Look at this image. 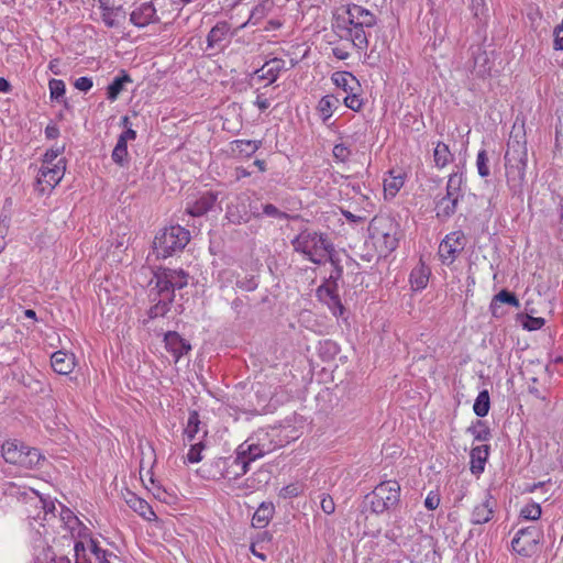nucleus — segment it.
<instances>
[{
  "label": "nucleus",
  "mask_w": 563,
  "mask_h": 563,
  "mask_svg": "<svg viewBox=\"0 0 563 563\" xmlns=\"http://www.w3.org/2000/svg\"><path fill=\"white\" fill-rule=\"evenodd\" d=\"M156 288L157 295L162 298H166L169 300L174 299V289L172 287V283H169V278L166 274L165 268L156 274Z\"/></svg>",
  "instance_id": "2f4dec72"
},
{
  "label": "nucleus",
  "mask_w": 563,
  "mask_h": 563,
  "mask_svg": "<svg viewBox=\"0 0 563 563\" xmlns=\"http://www.w3.org/2000/svg\"><path fill=\"white\" fill-rule=\"evenodd\" d=\"M464 250V234L460 231L452 232L439 245V256L444 264H452Z\"/></svg>",
  "instance_id": "4468645a"
},
{
  "label": "nucleus",
  "mask_w": 563,
  "mask_h": 563,
  "mask_svg": "<svg viewBox=\"0 0 563 563\" xmlns=\"http://www.w3.org/2000/svg\"><path fill=\"white\" fill-rule=\"evenodd\" d=\"M55 520L60 523V527L67 531L70 536V539L74 540V551L78 559L80 552H85L86 550L82 539L89 537V529L69 508L64 506H62L59 517H56Z\"/></svg>",
  "instance_id": "9d476101"
},
{
  "label": "nucleus",
  "mask_w": 563,
  "mask_h": 563,
  "mask_svg": "<svg viewBox=\"0 0 563 563\" xmlns=\"http://www.w3.org/2000/svg\"><path fill=\"white\" fill-rule=\"evenodd\" d=\"M230 32V24L225 21L218 22L208 33L207 45L208 48H214L227 38Z\"/></svg>",
  "instance_id": "a878e982"
},
{
  "label": "nucleus",
  "mask_w": 563,
  "mask_h": 563,
  "mask_svg": "<svg viewBox=\"0 0 563 563\" xmlns=\"http://www.w3.org/2000/svg\"><path fill=\"white\" fill-rule=\"evenodd\" d=\"M294 250L313 264L321 265L328 261L334 247L328 236L312 230L301 231L292 241Z\"/></svg>",
  "instance_id": "7ed1b4c3"
},
{
  "label": "nucleus",
  "mask_w": 563,
  "mask_h": 563,
  "mask_svg": "<svg viewBox=\"0 0 563 563\" xmlns=\"http://www.w3.org/2000/svg\"><path fill=\"white\" fill-rule=\"evenodd\" d=\"M507 185L514 195L523 190L526 181L527 150L525 144H509L505 154Z\"/></svg>",
  "instance_id": "39448f33"
},
{
  "label": "nucleus",
  "mask_w": 563,
  "mask_h": 563,
  "mask_svg": "<svg viewBox=\"0 0 563 563\" xmlns=\"http://www.w3.org/2000/svg\"><path fill=\"white\" fill-rule=\"evenodd\" d=\"M218 200V195L212 191L203 192L186 211L192 217H201L211 210Z\"/></svg>",
  "instance_id": "6ab92c4d"
},
{
  "label": "nucleus",
  "mask_w": 563,
  "mask_h": 563,
  "mask_svg": "<svg viewBox=\"0 0 563 563\" xmlns=\"http://www.w3.org/2000/svg\"><path fill=\"white\" fill-rule=\"evenodd\" d=\"M301 493V489L296 484H290L282 488L280 496L284 498L297 497Z\"/></svg>",
  "instance_id": "052dcab7"
},
{
  "label": "nucleus",
  "mask_w": 563,
  "mask_h": 563,
  "mask_svg": "<svg viewBox=\"0 0 563 563\" xmlns=\"http://www.w3.org/2000/svg\"><path fill=\"white\" fill-rule=\"evenodd\" d=\"M433 158L435 166L443 168L452 162L453 155L445 143L439 142L433 151Z\"/></svg>",
  "instance_id": "72a5a7b5"
},
{
  "label": "nucleus",
  "mask_w": 563,
  "mask_h": 563,
  "mask_svg": "<svg viewBox=\"0 0 563 563\" xmlns=\"http://www.w3.org/2000/svg\"><path fill=\"white\" fill-rule=\"evenodd\" d=\"M7 493L22 497L30 506L27 509V518L36 536L33 545L34 563H70L67 556H56L45 539L48 534L46 525H49L53 519H56L55 503L51 499L43 498L32 488H23L22 490L14 484L9 485Z\"/></svg>",
  "instance_id": "f257e3e1"
},
{
  "label": "nucleus",
  "mask_w": 563,
  "mask_h": 563,
  "mask_svg": "<svg viewBox=\"0 0 563 563\" xmlns=\"http://www.w3.org/2000/svg\"><path fill=\"white\" fill-rule=\"evenodd\" d=\"M218 279L221 288L228 287L232 284L236 285L238 274L232 269H223L219 273Z\"/></svg>",
  "instance_id": "864d4df0"
},
{
  "label": "nucleus",
  "mask_w": 563,
  "mask_h": 563,
  "mask_svg": "<svg viewBox=\"0 0 563 563\" xmlns=\"http://www.w3.org/2000/svg\"><path fill=\"white\" fill-rule=\"evenodd\" d=\"M225 218L233 224L246 223L250 219L245 205L231 202L227 207Z\"/></svg>",
  "instance_id": "cd10ccee"
},
{
  "label": "nucleus",
  "mask_w": 563,
  "mask_h": 563,
  "mask_svg": "<svg viewBox=\"0 0 563 563\" xmlns=\"http://www.w3.org/2000/svg\"><path fill=\"white\" fill-rule=\"evenodd\" d=\"M376 24L375 14L362 5L352 3L341 8L333 16L332 27L342 40L350 41L357 49H366L368 37L366 29Z\"/></svg>",
  "instance_id": "f03ea898"
},
{
  "label": "nucleus",
  "mask_w": 563,
  "mask_h": 563,
  "mask_svg": "<svg viewBox=\"0 0 563 563\" xmlns=\"http://www.w3.org/2000/svg\"><path fill=\"white\" fill-rule=\"evenodd\" d=\"M273 7V0H263L256 7L253 8L247 22L244 23L242 26H245L247 23L256 25L262 19H264L269 13Z\"/></svg>",
  "instance_id": "473e14b6"
},
{
  "label": "nucleus",
  "mask_w": 563,
  "mask_h": 563,
  "mask_svg": "<svg viewBox=\"0 0 563 563\" xmlns=\"http://www.w3.org/2000/svg\"><path fill=\"white\" fill-rule=\"evenodd\" d=\"M190 240L188 230L180 225L163 229L154 239L153 247L157 257L166 258L185 249Z\"/></svg>",
  "instance_id": "423d86ee"
},
{
  "label": "nucleus",
  "mask_w": 563,
  "mask_h": 563,
  "mask_svg": "<svg viewBox=\"0 0 563 563\" xmlns=\"http://www.w3.org/2000/svg\"><path fill=\"white\" fill-rule=\"evenodd\" d=\"M88 548L98 563H121V559L112 551L102 549L98 542L89 538Z\"/></svg>",
  "instance_id": "bb28decb"
},
{
  "label": "nucleus",
  "mask_w": 563,
  "mask_h": 563,
  "mask_svg": "<svg viewBox=\"0 0 563 563\" xmlns=\"http://www.w3.org/2000/svg\"><path fill=\"white\" fill-rule=\"evenodd\" d=\"M562 32H558L553 30L554 35V42L553 47L555 51H563V35H561Z\"/></svg>",
  "instance_id": "338daca9"
},
{
  "label": "nucleus",
  "mask_w": 563,
  "mask_h": 563,
  "mask_svg": "<svg viewBox=\"0 0 563 563\" xmlns=\"http://www.w3.org/2000/svg\"><path fill=\"white\" fill-rule=\"evenodd\" d=\"M542 509L537 503L527 504L520 510V517L526 520H538L541 517Z\"/></svg>",
  "instance_id": "a19ab883"
},
{
  "label": "nucleus",
  "mask_w": 563,
  "mask_h": 563,
  "mask_svg": "<svg viewBox=\"0 0 563 563\" xmlns=\"http://www.w3.org/2000/svg\"><path fill=\"white\" fill-rule=\"evenodd\" d=\"M493 300L497 301L498 303H507V305H510L515 308H519L520 307V302H519V299L515 296V294L506 290V289H503L500 290L497 295H495L493 297Z\"/></svg>",
  "instance_id": "37998d69"
},
{
  "label": "nucleus",
  "mask_w": 563,
  "mask_h": 563,
  "mask_svg": "<svg viewBox=\"0 0 563 563\" xmlns=\"http://www.w3.org/2000/svg\"><path fill=\"white\" fill-rule=\"evenodd\" d=\"M476 167L481 177H487L489 175L488 157L485 150L478 152Z\"/></svg>",
  "instance_id": "8fccbe9b"
},
{
  "label": "nucleus",
  "mask_w": 563,
  "mask_h": 563,
  "mask_svg": "<svg viewBox=\"0 0 563 563\" xmlns=\"http://www.w3.org/2000/svg\"><path fill=\"white\" fill-rule=\"evenodd\" d=\"M440 505V498L438 495L429 494L424 500V506L429 510H434Z\"/></svg>",
  "instance_id": "69168bd1"
},
{
  "label": "nucleus",
  "mask_w": 563,
  "mask_h": 563,
  "mask_svg": "<svg viewBox=\"0 0 563 563\" xmlns=\"http://www.w3.org/2000/svg\"><path fill=\"white\" fill-rule=\"evenodd\" d=\"M166 274L172 283L173 289H181L188 284V274L183 269L165 268Z\"/></svg>",
  "instance_id": "c9c22d12"
},
{
  "label": "nucleus",
  "mask_w": 563,
  "mask_h": 563,
  "mask_svg": "<svg viewBox=\"0 0 563 563\" xmlns=\"http://www.w3.org/2000/svg\"><path fill=\"white\" fill-rule=\"evenodd\" d=\"M460 199L461 198L456 196L451 197V195L446 192L445 196L440 198L435 203L437 217L440 219H448L453 216L456 211Z\"/></svg>",
  "instance_id": "b1692460"
},
{
  "label": "nucleus",
  "mask_w": 563,
  "mask_h": 563,
  "mask_svg": "<svg viewBox=\"0 0 563 563\" xmlns=\"http://www.w3.org/2000/svg\"><path fill=\"white\" fill-rule=\"evenodd\" d=\"M332 153L333 157L341 163L347 162L351 156V150L343 143L335 144Z\"/></svg>",
  "instance_id": "6e6d98bb"
},
{
  "label": "nucleus",
  "mask_w": 563,
  "mask_h": 563,
  "mask_svg": "<svg viewBox=\"0 0 563 563\" xmlns=\"http://www.w3.org/2000/svg\"><path fill=\"white\" fill-rule=\"evenodd\" d=\"M331 79L338 88H341L346 93L358 91L361 87L356 77L349 71H335Z\"/></svg>",
  "instance_id": "5701e85b"
},
{
  "label": "nucleus",
  "mask_w": 563,
  "mask_h": 563,
  "mask_svg": "<svg viewBox=\"0 0 563 563\" xmlns=\"http://www.w3.org/2000/svg\"><path fill=\"white\" fill-rule=\"evenodd\" d=\"M489 311L492 316L497 319L503 318L507 313V311L503 308V305L493 299L489 305Z\"/></svg>",
  "instance_id": "0e129e2a"
},
{
  "label": "nucleus",
  "mask_w": 563,
  "mask_h": 563,
  "mask_svg": "<svg viewBox=\"0 0 563 563\" xmlns=\"http://www.w3.org/2000/svg\"><path fill=\"white\" fill-rule=\"evenodd\" d=\"M496 506V499L487 494L482 503L474 506L471 514V522L473 525H484L488 522L494 516Z\"/></svg>",
  "instance_id": "dca6fc26"
},
{
  "label": "nucleus",
  "mask_w": 563,
  "mask_h": 563,
  "mask_svg": "<svg viewBox=\"0 0 563 563\" xmlns=\"http://www.w3.org/2000/svg\"><path fill=\"white\" fill-rule=\"evenodd\" d=\"M244 459L238 450H235V455L217 457L210 464V474L213 478L236 481L249 471V464Z\"/></svg>",
  "instance_id": "1a4fd4ad"
},
{
  "label": "nucleus",
  "mask_w": 563,
  "mask_h": 563,
  "mask_svg": "<svg viewBox=\"0 0 563 563\" xmlns=\"http://www.w3.org/2000/svg\"><path fill=\"white\" fill-rule=\"evenodd\" d=\"M51 365L55 373L67 375L71 373L75 367V356L64 351H57L51 356Z\"/></svg>",
  "instance_id": "4be33fe9"
},
{
  "label": "nucleus",
  "mask_w": 563,
  "mask_h": 563,
  "mask_svg": "<svg viewBox=\"0 0 563 563\" xmlns=\"http://www.w3.org/2000/svg\"><path fill=\"white\" fill-rule=\"evenodd\" d=\"M66 170L65 158H59L54 165H42L36 181L41 192L52 190L63 179Z\"/></svg>",
  "instance_id": "ddd939ff"
},
{
  "label": "nucleus",
  "mask_w": 563,
  "mask_h": 563,
  "mask_svg": "<svg viewBox=\"0 0 563 563\" xmlns=\"http://www.w3.org/2000/svg\"><path fill=\"white\" fill-rule=\"evenodd\" d=\"M328 260L333 265V271H332V273L330 275V280L332 283H330V285L338 286V282L342 278V275H343V268L339 265L338 260L335 258L334 253H330V256L328 257Z\"/></svg>",
  "instance_id": "603ef678"
},
{
  "label": "nucleus",
  "mask_w": 563,
  "mask_h": 563,
  "mask_svg": "<svg viewBox=\"0 0 563 563\" xmlns=\"http://www.w3.org/2000/svg\"><path fill=\"white\" fill-rule=\"evenodd\" d=\"M258 283L255 276H243L240 277L238 274L236 287L243 291H253L257 288Z\"/></svg>",
  "instance_id": "09e8293b"
},
{
  "label": "nucleus",
  "mask_w": 563,
  "mask_h": 563,
  "mask_svg": "<svg viewBox=\"0 0 563 563\" xmlns=\"http://www.w3.org/2000/svg\"><path fill=\"white\" fill-rule=\"evenodd\" d=\"M404 186V178L401 175H394V172H390V176L384 179V190L385 194L390 196H395L400 188Z\"/></svg>",
  "instance_id": "4c0bfd02"
},
{
  "label": "nucleus",
  "mask_w": 563,
  "mask_h": 563,
  "mask_svg": "<svg viewBox=\"0 0 563 563\" xmlns=\"http://www.w3.org/2000/svg\"><path fill=\"white\" fill-rule=\"evenodd\" d=\"M343 103L345 107L353 111H360L363 107V100L361 99L358 91L346 93V96L343 98Z\"/></svg>",
  "instance_id": "de8ad7c7"
},
{
  "label": "nucleus",
  "mask_w": 563,
  "mask_h": 563,
  "mask_svg": "<svg viewBox=\"0 0 563 563\" xmlns=\"http://www.w3.org/2000/svg\"><path fill=\"white\" fill-rule=\"evenodd\" d=\"M521 325L529 331L539 330L544 325V319L527 314L522 317Z\"/></svg>",
  "instance_id": "3c124183"
},
{
  "label": "nucleus",
  "mask_w": 563,
  "mask_h": 563,
  "mask_svg": "<svg viewBox=\"0 0 563 563\" xmlns=\"http://www.w3.org/2000/svg\"><path fill=\"white\" fill-rule=\"evenodd\" d=\"M369 235L380 256L394 252L401 236L399 223L389 216H376L368 227Z\"/></svg>",
  "instance_id": "20e7f679"
},
{
  "label": "nucleus",
  "mask_w": 563,
  "mask_h": 563,
  "mask_svg": "<svg viewBox=\"0 0 563 563\" xmlns=\"http://www.w3.org/2000/svg\"><path fill=\"white\" fill-rule=\"evenodd\" d=\"M468 432L478 441H486L490 435L488 427L481 420H477L476 424L468 428Z\"/></svg>",
  "instance_id": "c03bdc74"
},
{
  "label": "nucleus",
  "mask_w": 563,
  "mask_h": 563,
  "mask_svg": "<svg viewBox=\"0 0 563 563\" xmlns=\"http://www.w3.org/2000/svg\"><path fill=\"white\" fill-rule=\"evenodd\" d=\"M463 183V175L459 173H453L450 175L448 184H446V192L452 196H456L459 198L462 197L461 186Z\"/></svg>",
  "instance_id": "58836bf2"
},
{
  "label": "nucleus",
  "mask_w": 563,
  "mask_h": 563,
  "mask_svg": "<svg viewBox=\"0 0 563 563\" xmlns=\"http://www.w3.org/2000/svg\"><path fill=\"white\" fill-rule=\"evenodd\" d=\"M51 98L59 101L65 95V84L60 79H51L48 82Z\"/></svg>",
  "instance_id": "49530a36"
},
{
  "label": "nucleus",
  "mask_w": 563,
  "mask_h": 563,
  "mask_svg": "<svg viewBox=\"0 0 563 563\" xmlns=\"http://www.w3.org/2000/svg\"><path fill=\"white\" fill-rule=\"evenodd\" d=\"M430 276V269L423 264L415 267L410 274L411 286L416 290H420L427 287Z\"/></svg>",
  "instance_id": "c756f323"
},
{
  "label": "nucleus",
  "mask_w": 563,
  "mask_h": 563,
  "mask_svg": "<svg viewBox=\"0 0 563 563\" xmlns=\"http://www.w3.org/2000/svg\"><path fill=\"white\" fill-rule=\"evenodd\" d=\"M317 296L330 308L334 316L338 317L343 314L344 307L338 294V286L330 285V283L321 285L317 289Z\"/></svg>",
  "instance_id": "2eb2a0df"
},
{
  "label": "nucleus",
  "mask_w": 563,
  "mask_h": 563,
  "mask_svg": "<svg viewBox=\"0 0 563 563\" xmlns=\"http://www.w3.org/2000/svg\"><path fill=\"white\" fill-rule=\"evenodd\" d=\"M74 86L80 91H88L92 88V79L89 77H79L75 80Z\"/></svg>",
  "instance_id": "680f3d73"
},
{
  "label": "nucleus",
  "mask_w": 563,
  "mask_h": 563,
  "mask_svg": "<svg viewBox=\"0 0 563 563\" xmlns=\"http://www.w3.org/2000/svg\"><path fill=\"white\" fill-rule=\"evenodd\" d=\"M234 144L240 153H243L246 156H251L260 148L261 142L251 140H238L234 142Z\"/></svg>",
  "instance_id": "79ce46f5"
},
{
  "label": "nucleus",
  "mask_w": 563,
  "mask_h": 563,
  "mask_svg": "<svg viewBox=\"0 0 563 563\" xmlns=\"http://www.w3.org/2000/svg\"><path fill=\"white\" fill-rule=\"evenodd\" d=\"M123 499L128 504V506L137 512L141 517L146 520H153L156 518L155 512L147 501L137 497L134 493L126 490L123 493Z\"/></svg>",
  "instance_id": "aec40b11"
},
{
  "label": "nucleus",
  "mask_w": 563,
  "mask_h": 563,
  "mask_svg": "<svg viewBox=\"0 0 563 563\" xmlns=\"http://www.w3.org/2000/svg\"><path fill=\"white\" fill-rule=\"evenodd\" d=\"M263 214L278 220H287L289 218L288 213L280 211L276 206L272 203L263 205Z\"/></svg>",
  "instance_id": "5fc2aeb1"
},
{
  "label": "nucleus",
  "mask_w": 563,
  "mask_h": 563,
  "mask_svg": "<svg viewBox=\"0 0 563 563\" xmlns=\"http://www.w3.org/2000/svg\"><path fill=\"white\" fill-rule=\"evenodd\" d=\"M199 429V416L196 411L191 412L188 418L187 427L185 428L184 434L188 441H191Z\"/></svg>",
  "instance_id": "a18cd8bd"
},
{
  "label": "nucleus",
  "mask_w": 563,
  "mask_h": 563,
  "mask_svg": "<svg viewBox=\"0 0 563 563\" xmlns=\"http://www.w3.org/2000/svg\"><path fill=\"white\" fill-rule=\"evenodd\" d=\"M111 158L117 165L121 167L126 166L129 164L128 148L114 147L111 154Z\"/></svg>",
  "instance_id": "4d7b16f0"
},
{
  "label": "nucleus",
  "mask_w": 563,
  "mask_h": 563,
  "mask_svg": "<svg viewBox=\"0 0 563 563\" xmlns=\"http://www.w3.org/2000/svg\"><path fill=\"white\" fill-rule=\"evenodd\" d=\"M339 103L340 99L333 95H327L320 99L318 110L323 122L332 117L333 111L338 108Z\"/></svg>",
  "instance_id": "7c9ffc66"
},
{
  "label": "nucleus",
  "mask_w": 563,
  "mask_h": 563,
  "mask_svg": "<svg viewBox=\"0 0 563 563\" xmlns=\"http://www.w3.org/2000/svg\"><path fill=\"white\" fill-rule=\"evenodd\" d=\"M251 440L252 439L243 442L236 449L239 454L245 457L244 460L249 465L251 462L256 461L257 459L263 457L265 454L274 451L276 446H282L285 442H287L286 439H280V432L278 430L267 432V444L250 442Z\"/></svg>",
  "instance_id": "9b49d317"
},
{
  "label": "nucleus",
  "mask_w": 563,
  "mask_h": 563,
  "mask_svg": "<svg viewBox=\"0 0 563 563\" xmlns=\"http://www.w3.org/2000/svg\"><path fill=\"white\" fill-rule=\"evenodd\" d=\"M490 407L489 394L487 390H482L475 399L473 410L477 417L487 416Z\"/></svg>",
  "instance_id": "e433bc0d"
},
{
  "label": "nucleus",
  "mask_w": 563,
  "mask_h": 563,
  "mask_svg": "<svg viewBox=\"0 0 563 563\" xmlns=\"http://www.w3.org/2000/svg\"><path fill=\"white\" fill-rule=\"evenodd\" d=\"M369 509L375 515H380L396 507L400 500V485L396 481H385L366 495Z\"/></svg>",
  "instance_id": "6e6552de"
},
{
  "label": "nucleus",
  "mask_w": 563,
  "mask_h": 563,
  "mask_svg": "<svg viewBox=\"0 0 563 563\" xmlns=\"http://www.w3.org/2000/svg\"><path fill=\"white\" fill-rule=\"evenodd\" d=\"M156 10L150 2L142 3L130 14V21L137 27H144L154 22Z\"/></svg>",
  "instance_id": "412c9836"
},
{
  "label": "nucleus",
  "mask_w": 563,
  "mask_h": 563,
  "mask_svg": "<svg viewBox=\"0 0 563 563\" xmlns=\"http://www.w3.org/2000/svg\"><path fill=\"white\" fill-rule=\"evenodd\" d=\"M1 453L7 463L32 470L38 466L44 456L35 448H30L16 440L5 441L1 446Z\"/></svg>",
  "instance_id": "0eeeda50"
},
{
  "label": "nucleus",
  "mask_w": 563,
  "mask_h": 563,
  "mask_svg": "<svg viewBox=\"0 0 563 563\" xmlns=\"http://www.w3.org/2000/svg\"><path fill=\"white\" fill-rule=\"evenodd\" d=\"M273 512L274 508L272 505L262 504L253 515L252 525L255 528H264L272 518Z\"/></svg>",
  "instance_id": "f704fd0d"
},
{
  "label": "nucleus",
  "mask_w": 563,
  "mask_h": 563,
  "mask_svg": "<svg viewBox=\"0 0 563 563\" xmlns=\"http://www.w3.org/2000/svg\"><path fill=\"white\" fill-rule=\"evenodd\" d=\"M254 104L262 111L266 110L269 107L268 99L264 98L262 93L257 95Z\"/></svg>",
  "instance_id": "774afa93"
},
{
  "label": "nucleus",
  "mask_w": 563,
  "mask_h": 563,
  "mask_svg": "<svg viewBox=\"0 0 563 563\" xmlns=\"http://www.w3.org/2000/svg\"><path fill=\"white\" fill-rule=\"evenodd\" d=\"M132 82V78L124 70L120 76H117L107 88V98L110 101L118 99L119 95L123 91L124 85Z\"/></svg>",
  "instance_id": "c85d7f7f"
},
{
  "label": "nucleus",
  "mask_w": 563,
  "mask_h": 563,
  "mask_svg": "<svg viewBox=\"0 0 563 563\" xmlns=\"http://www.w3.org/2000/svg\"><path fill=\"white\" fill-rule=\"evenodd\" d=\"M285 69V60L282 58H272L267 60L261 68L254 71V78L258 81L267 80L266 86L275 82L280 73Z\"/></svg>",
  "instance_id": "f3484780"
},
{
  "label": "nucleus",
  "mask_w": 563,
  "mask_h": 563,
  "mask_svg": "<svg viewBox=\"0 0 563 563\" xmlns=\"http://www.w3.org/2000/svg\"><path fill=\"white\" fill-rule=\"evenodd\" d=\"M489 446L478 445L471 450V471L473 474H481L485 468V463L488 459Z\"/></svg>",
  "instance_id": "393cba45"
},
{
  "label": "nucleus",
  "mask_w": 563,
  "mask_h": 563,
  "mask_svg": "<svg viewBox=\"0 0 563 563\" xmlns=\"http://www.w3.org/2000/svg\"><path fill=\"white\" fill-rule=\"evenodd\" d=\"M173 300L166 299V298H159L157 302L150 308L148 310V317L151 319L163 317L165 316L169 310V305Z\"/></svg>",
  "instance_id": "ea45409f"
},
{
  "label": "nucleus",
  "mask_w": 563,
  "mask_h": 563,
  "mask_svg": "<svg viewBox=\"0 0 563 563\" xmlns=\"http://www.w3.org/2000/svg\"><path fill=\"white\" fill-rule=\"evenodd\" d=\"M63 151H64V146L58 147V148L48 150L44 155L42 165H48V166L54 165L59 159L58 156L62 154Z\"/></svg>",
  "instance_id": "bf43d9fd"
},
{
  "label": "nucleus",
  "mask_w": 563,
  "mask_h": 563,
  "mask_svg": "<svg viewBox=\"0 0 563 563\" xmlns=\"http://www.w3.org/2000/svg\"><path fill=\"white\" fill-rule=\"evenodd\" d=\"M203 449V445L201 442H198L196 444H192L189 452L187 453V461L189 463H198L201 461V451Z\"/></svg>",
  "instance_id": "13d9d810"
},
{
  "label": "nucleus",
  "mask_w": 563,
  "mask_h": 563,
  "mask_svg": "<svg viewBox=\"0 0 563 563\" xmlns=\"http://www.w3.org/2000/svg\"><path fill=\"white\" fill-rule=\"evenodd\" d=\"M541 537L542 531L534 526L519 529L511 541V548L516 553L529 556L537 549Z\"/></svg>",
  "instance_id": "f8f14e48"
},
{
  "label": "nucleus",
  "mask_w": 563,
  "mask_h": 563,
  "mask_svg": "<svg viewBox=\"0 0 563 563\" xmlns=\"http://www.w3.org/2000/svg\"><path fill=\"white\" fill-rule=\"evenodd\" d=\"M321 509L327 515H331L334 512L335 505H334L332 497H330L329 495H323V497L321 499Z\"/></svg>",
  "instance_id": "e2e57ef3"
},
{
  "label": "nucleus",
  "mask_w": 563,
  "mask_h": 563,
  "mask_svg": "<svg viewBox=\"0 0 563 563\" xmlns=\"http://www.w3.org/2000/svg\"><path fill=\"white\" fill-rule=\"evenodd\" d=\"M166 350L174 356L175 362L191 350L188 341L183 339L177 332L168 331L164 336Z\"/></svg>",
  "instance_id": "a211bd4d"
}]
</instances>
